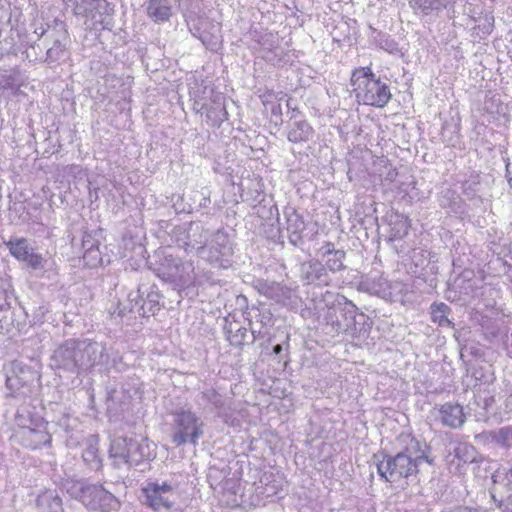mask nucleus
Masks as SVG:
<instances>
[{
	"mask_svg": "<svg viewBox=\"0 0 512 512\" xmlns=\"http://www.w3.org/2000/svg\"><path fill=\"white\" fill-rule=\"evenodd\" d=\"M150 269L164 281L172 283L175 287L184 289L201 283L192 262H183L180 258L165 251H158L154 255V262H150Z\"/></svg>",
	"mask_w": 512,
	"mask_h": 512,
	"instance_id": "obj_4",
	"label": "nucleus"
},
{
	"mask_svg": "<svg viewBox=\"0 0 512 512\" xmlns=\"http://www.w3.org/2000/svg\"><path fill=\"white\" fill-rule=\"evenodd\" d=\"M442 512H487L483 509H474L467 506H456L452 508H448Z\"/></svg>",
	"mask_w": 512,
	"mask_h": 512,
	"instance_id": "obj_41",
	"label": "nucleus"
},
{
	"mask_svg": "<svg viewBox=\"0 0 512 512\" xmlns=\"http://www.w3.org/2000/svg\"><path fill=\"white\" fill-rule=\"evenodd\" d=\"M315 134L314 128L307 120L300 117L289 124L287 139L291 143H306L313 139Z\"/></svg>",
	"mask_w": 512,
	"mask_h": 512,
	"instance_id": "obj_21",
	"label": "nucleus"
},
{
	"mask_svg": "<svg viewBox=\"0 0 512 512\" xmlns=\"http://www.w3.org/2000/svg\"><path fill=\"white\" fill-rule=\"evenodd\" d=\"M2 87L5 90L11 91V94H13V95H16L17 92L19 91V86L14 84V82L10 78H7L4 80Z\"/></svg>",
	"mask_w": 512,
	"mask_h": 512,
	"instance_id": "obj_42",
	"label": "nucleus"
},
{
	"mask_svg": "<svg viewBox=\"0 0 512 512\" xmlns=\"http://www.w3.org/2000/svg\"><path fill=\"white\" fill-rule=\"evenodd\" d=\"M271 120L275 122L276 125H280L283 122L282 119V107L280 103H272L271 105Z\"/></svg>",
	"mask_w": 512,
	"mask_h": 512,
	"instance_id": "obj_39",
	"label": "nucleus"
},
{
	"mask_svg": "<svg viewBox=\"0 0 512 512\" xmlns=\"http://www.w3.org/2000/svg\"><path fill=\"white\" fill-rule=\"evenodd\" d=\"M351 85L357 101L364 105L383 108L392 97L389 85L381 81L369 66L356 68L352 72Z\"/></svg>",
	"mask_w": 512,
	"mask_h": 512,
	"instance_id": "obj_3",
	"label": "nucleus"
},
{
	"mask_svg": "<svg viewBox=\"0 0 512 512\" xmlns=\"http://www.w3.org/2000/svg\"><path fill=\"white\" fill-rule=\"evenodd\" d=\"M52 365L78 374L77 366V340H67L58 346L51 357Z\"/></svg>",
	"mask_w": 512,
	"mask_h": 512,
	"instance_id": "obj_13",
	"label": "nucleus"
},
{
	"mask_svg": "<svg viewBox=\"0 0 512 512\" xmlns=\"http://www.w3.org/2000/svg\"><path fill=\"white\" fill-rule=\"evenodd\" d=\"M202 398L208 403L212 404L215 409L222 410L225 406V401L221 394L215 389L208 388L202 392Z\"/></svg>",
	"mask_w": 512,
	"mask_h": 512,
	"instance_id": "obj_36",
	"label": "nucleus"
},
{
	"mask_svg": "<svg viewBox=\"0 0 512 512\" xmlns=\"http://www.w3.org/2000/svg\"><path fill=\"white\" fill-rule=\"evenodd\" d=\"M389 283L390 281L382 276L372 278L366 282L367 291L373 295L387 300L386 294H388Z\"/></svg>",
	"mask_w": 512,
	"mask_h": 512,
	"instance_id": "obj_32",
	"label": "nucleus"
},
{
	"mask_svg": "<svg viewBox=\"0 0 512 512\" xmlns=\"http://www.w3.org/2000/svg\"><path fill=\"white\" fill-rule=\"evenodd\" d=\"M79 442L77 441V437L71 435L67 440V445L70 447L77 446Z\"/></svg>",
	"mask_w": 512,
	"mask_h": 512,
	"instance_id": "obj_45",
	"label": "nucleus"
},
{
	"mask_svg": "<svg viewBox=\"0 0 512 512\" xmlns=\"http://www.w3.org/2000/svg\"><path fill=\"white\" fill-rule=\"evenodd\" d=\"M60 489L81 502L89 511L112 512L121 507L118 498L102 485L89 483L84 479H63L60 482Z\"/></svg>",
	"mask_w": 512,
	"mask_h": 512,
	"instance_id": "obj_2",
	"label": "nucleus"
},
{
	"mask_svg": "<svg viewBox=\"0 0 512 512\" xmlns=\"http://www.w3.org/2000/svg\"><path fill=\"white\" fill-rule=\"evenodd\" d=\"M143 492L146 504L155 511L169 510L175 500V488L164 481L160 483H149Z\"/></svg>",
	"mask_w": 512,
	"mask_h": 512,
	"instance_id": "obj_10",
	"label": "nucleus"
},
{
	"mask_svg": "<svg viewBox=\"0 0 512 512\" xmlns=\"http://www.w3.org/2000/svg\"><path fill=\"white\" fill-rule=\"evenodd\" d=\"M388 289V294H386L387 301L402 302L406 294L409 292V285L403 281L395 280L390 281Z\"/></svg>",
	"mask_w": 512,
	"mask_h": 512,
	"instance_id": "obj_33",
	"label": "nucleus"
},
{
	"mask_svg": "<svg viewBox=\"0 0 512 512\" xmlns=\"http://www.w3.org/2000/svg\"><path fill=\"white\" fill-rule=\"evenodd\" d=\"M348 305H349L352 309H354V308H355V306H354L352 303H349Z\"/></svg>",
	"mask_w": 512,
	"mask_h": 512,
	"instance_id": "obj_55",
	"label": "nucleus"
},
{
	"mask_svg": "<svg viewBox=\"0 0 512 512\" xmlns=\"http://www.w3.org/2000/svg\"><path fill=\"white\" fill-rule=\"evenodd\" d=\"M146 14L155 23L169 21L173 14L171 0H149Z\"/></svg>",
	"mask_w": 512,
	"mask_h": 512,
	"instance_id": "obj_25",
	"label": "nucleus"
},
{
	"mask_svg": "<svg viewBox=\"0 0 512 512\" xmlns=\"http://www.w3.org/2000/svg\"><path fill=\"white\" fill-rule=\"evenodd\" d=\"M284 214L289 242L294 246H298L302 243L305 222L302 216L293 209L285 211Z\"/></svg>",
	"mask_w": 512,
	"mask_h": 512,
	"instance_id": "obj_20",
	"label": "nucleus"
},
{
	"mask_svg": "<svg viewBox=\"0 0 512 512\" xmlns=\"http://www.w3.org/2000/svg\"><path fill=\"white\" fill-rule=\"evenodd\" d=\"M155 457V444L147 438L130 439L129 454H126V464L138 465L144 460Z\"/></svg>",
	"mask_w": 512,
	"mask_h": 512,
	"instance_id": "obj_17",
	"label": "nucleus"
},
{
	"mask_svg": "<svg viewBox=\"0 0 512 512\" xmlns=\"http://www.w3.org/2000/svg\"><path fill=\"white\" fill-rule=\"evenodd\" d=\"M397 175V173L395 171H392V172H389L388 176L393 179L395 176Z\"/></svg>",
	"mask_w": 512,
	"mask_h": 512,
	"instance_id": "obj_50",
	"label": "nucleus"
},
{
	"mask_svg": "<svg viewBox=\"0 0 512 512\" xmlns=\"http://www.w3.org/2000/svg\"><path fill=\"white\" fill-rule=\"evenodd\" d=\"M300 278L306 284L318 286H328L331 281L324 264L316 259L301 263Z\"/></svg>",
	"mask_w": 512,
	"mask_h": 512,
	"instance_id": "obj_16",
	"label": "nucleus"
},
{
	"mask_svg": "<svg viewBox=\"0 0 512 512\" xmlns=\"http://www.w3.org/2000/svg\"><path fill=\"white\" fill-rule=\"evenodd\" d=\"M9 252L17 260L25 262L33 270L44 268L46 260L41 254L35 253L29 241L26 238H11L5 242Z\"/></svg>",
	"mask_w": 512,
	"mask_h": 512,
	"instance_id": "obj_11",
	"label": "nucleus"
},
{
	"mask_svg": "<svg viewBox=\"0 0 512 512\" xmlns=\"http://www.w3.org/2000/svg\"><path fill=\"white\" fill-rule=\"evenodd\" d=\"M175 432L172 441L181 446L185 443L197 445L204 435V422L191 409L180 408L173 413Z\"/></svg>",
	"mask_w": 512,
	"mask_h": 512,
	"instance_id": "obj_6",
	"label": "nucleus"
},
{
	"mask_svg": "<svg viewBox=\"0 0 512 512\" xmlns=\"http://www.w3.org/2000/svg\"><path fill=\"white\" fill-rule=\"evenodd\" d=\"M339 249H335V246L332 242H324L320 248L321 256L325 257L331 255L334 252H338Z\"/></svg>",
	"mask_w": 512,
	"mask_h": 512,
	"instance_id": "obj_40",
	"label": "nucleus"
},
{
	"mask_svg": "<svg viewBox=\"0 0 512 512\" xmlns=\"http://www.w3.org/2000/svg\"><path fill=\"white\" fill-rule=\"evenodd\" d=\"M130 439L118 437L111 442L110 456L117 464H126V454H129Z\"/></svg>",
	"mask_w": 512,
	"mask_h": 512,
	"instance_id": "obj_29",
	"label": "nucleus"
},
{
	"mask_svg": "<svg viewBox=\"0 0 512 512\" xmlns=\"http://www.w3.org/2000/svg\"><path fill=\"white\" fill-rule=\"evenodd\" d=\"M456 1L457 0H409V4L415 12H420L428 16L432 14L438 15Z\"/></svg>",
	"mask_w": 512,
	"mask_h": 512,
	"instance_id": "obj_26",
	"label": "nucleus"
},
{
	"mask_svg": "<svg viewBox=\"0 0 512 512\" xmlns=\"http://www.w3.org/2000/svg\"><path fill=\"white\" fill-rule=\"evenodd\" d=\"M286 106H287V108H288V112H289V111H291V110L294 108V106H293V100H292L291 98H289V99L287 100Z\"/></svg>",
	"mask_w": 512,
	"mask_h": 512,
	"instance_id": "obj_48",
	"label": "nucleus"
},
{
	"mask_svg": "<svg viewBox=\"0 0 512 512\" xmlns=\"http://www.w3.org/2000/svg\"><path fill=\"white\" fill-rule=\"evenodd\" d=\"M38 512H66L62 498L56 490L47 489L38 494L36 498Z\"/></svg>",
	"mask_w": 512,
	"mask_h": 512,
	"instance_id": "obj_24",
	"label": "nucleus"
},
{
	"mask_svg": "<svg viewBox=\"0 0 512 512\" xmlns=\"http://www.w3.org/2000/svg\"><path fill=\"white\" fill-rule=\"evenodd\" d=\"M108 361L109 355L102 343L90 340L77 341L78 374L96 366H104Z\"/></svg>",
	"mask_w": 512,
	"mask_h": 512,
	"instance_id": "obj_8",
	"label": "nucleus"
},
{
	"mask_svg": "<svg viewBox=\"0 0 512 512\" xmlns=\"http://www.w3.org/2000/svg\"><path fill=\"white\" fill-rule=\"evenodd\" d=\"M336 325H337V329H341V325L339 322H337Z\"/></svg>",
	"mask_w": 512,
	"mask_h": 512,
	"instance_id": "obj_54",
	"label": "nucleus"
},
{
	"mask_svg": "<svg viewBox=\"0 0 512 512\" xmlns=\"http://www.w3.org/2000/svg\"><path fill=\"white\" fill-rule=\"evenodd\" d=\"M491 27H492V24H491L490 22H488V25L485 27L486 32H488V33H489V32H490V30H491Z\"/></svg>",
	"mask_w": 512,
	"mask_h": 512,
	"instance_id": "obj_51",
	"label": "nucleus"
},
{
	"mask_svg": "<svg viewBox=\"0 0 512 512\" xmlns=\"http://www.w3.org/2000/svg\"><path fill=\"white\" fill-rule=\"evenodd\" d=\"M477 451L471 444L459 442L453 447L447 456V462L450 467L454 466L460 470L462 465L470 464L476 461Z\"/></svg>",
	"mask_w": 512,
	"mask_h": 512,
	"instance_id": "obj_19",
	"label": "nucleus"
},
{
	"mask_svg": "<svg viewBox=\"0 0 512 512\" xmlns=\"http://www.w3.org/2000/svg\"><path fill=\"white\" fill-rule=\"evenodd\" d=\"M258 487L259 493L266 499L280 498L283 492V481L276 479L273 475H264Z\"/></svg>",
	"mask_w": 512,
	"mask_h": 512,
	"instance_id": "obj_28",
	"label": "nucleus"
},
{
	"mask_svg": "<svg viewBox=\"0 0 512 512\" xmlns=\"http://www.w3.org/2000/svg\"><path fill=\"white\" fill-rule=\"evenodd\" d=\"M238 332H240V339L238 340V343L241 344L244 340H245V336H246V329H239Z\"/></svg>",
	"mask_w": 512,
	"mask_h": 512,
	"instance_id": "obj_46",
	"label": "nucleus"
},
{
	"mask_svg": "<svg viewBox=\"0 0 512 512\" xmlns=\"http://www.w3.org/2000/svg\"><path fill=\"white\" fill-rule=\"evenodd\" d=\"M161 298L156 285H139L137 291L128 294L129 306L119 304L113 311H110V314L120 319L129 313L137 314L140 317H149L161 309Z\"/></svg>",
	"mask_w": 512,
	"mask_h": 512,
	"instance_id": "obj_5",
	"label": "nucleus"
},
{
	"mask_svg": "<svg viewBox=\"0 0 512 512\" xmlns=\"http://www.w3.org/2000/svg\"><path fill=\"white\" fill-rule=\"evenodd\" d=\"M494 477H495V480H494V481H495V482H497V478H498V477H500V474L498 473V474H496Z\"/></svg>",
	"mask_w": 512,
	"mask_h": 512,
	"instance_id": "obj_53",
	"label": "nucleus"
},
{
	"mask_svg": "<svg viewBox=\"0 0 512 512\" xmlns=\"http://www.w3.org/2000/svg\"><path fill=\"white\" fill-rule=\"evenodd\" d=\"M451 309L445 303H433L430 307L431 320L440 326L451 327L452 322L448 319Z\"/></svg>",
	"mask_w": 512,
	"mask_h": 512,
	"instance_id": "obj_30",
	"label": "nucleus"
},
{
	"mask_svg": "<svg viewBox=\"0 0 512 512\" xmlns=\"http://www.w3.org/2000/svg\"><path fill=\"white\" fill-rule=\"evenodd\" d=\"M438 419L443 426L459 429L466 421L463 407L458 403L447 402L437 409Z\"/></svg>",
	"mask_w": 512,
	"mask_h": 512,
	"instance_id": "obj_18",
	"label": "nucleus"
},
{
	"mask_svg": "<svg viewBox=\"0 0 512 512\" xmlns=\"http://www.w3.org/2000/svg\"><path fill=\"white\" fill-rule=\"evenodd\" d=\"M345 256V251L338 250V252H334L331 255L322 257V259L325 261L324 266L326 268V271L336 273L344 270L346 268V266L344 265Z\"/></svg>",
	"mask_w": 512,
	"mask_h": 512,
	"instance_id": "obj_31",
	"label": "nucleus"
},
{
	"mask_svg": "<svg viewBox=\"0 0 512 512\" xmlns=\"http://www.w3.org/2000/svg\"><path fill=\"white\" fill-rule=\"evenodd\" d=\"M241 490L240 484L226 481L224 485V496H227V504L232 506H238L241 503V499H238L237 494Z\"/></svg>",
	"mask_w": 512,
	"mask_h": 512,
	"instance_id": "obj_35",
	"label": "nucleus"
},
{
	"mask_svg": "<svg viewBox=\"0 0 512 512\" xmlns=\"http://www.w3.org/2000/svg\"><path fill=\"white\" fill-rule=\"evenodd\" d=\"M503 481L505 482V485L512 490V468L505 473Z\"/></svg>",
	"mask_w": 512,
	"mask_h": 512,
	"instance_id": "obj_43",
	"label": "nucleus"
},
{
	"mask_svg": "<svg viewBox=\"0 0 512 512\" xmlns=\"http://www.w3.org/2000/svg\"><path fill=\"white\" fill-rule=\"evenodd\" d=\"M199 38L201 39V41L203 42V44L205 45H210V42L207 41V38L204 34H200L199 35Z\"/></svg>",
	"mask_w": 512,
	"mask_h": 512,
	"instance_id": "obj_49",
	"label": "nucleus"
},
{
	"mask_svg": "<svg viewBox=\"0 0 512 512\" xmlns=\"http://www.w3.org/2000/svg\"><path fill=\"white\" fill-rule=\"evenodd\" d=\"M289 113L291 122L300 119L299 116L301 115V112L297 107H294L291 111H289Z\"/></svg>",
	"mask_w": 512,
	"mask_h": 512,
	"instance_id": "obj_44",
	"label": "nucleus"
},
{
	"mask_svg": "<svg viewBox=\"0 0 512 512\" xmlns=\"http://www.w3.org/2000/svg\"><path fill=\"white\" fill-rule=\"evenodd\" d=\"M251 332H252V334H253V339H255V338H256V336H255V332H256V331H255L252 327H251Z\"/></svg>",
	"mask_w": 512,
	"mask_h": 512,
	"instance_id": "obj_52",
	"label": "nucleus"
},
{
	"mask_svg": "<svg viewBox=\"0 0 512 512\" xmlns=\"http://www.w3.org/2000/svg\"><path fill=\"white\" fill-rule=\"evenodd\" d=\"M254 287L266 298L284 305L295 303L297 298L295 288L279 282L257 279Z\"/></svg>",
	"mask_w": 512,
	"mask_h": 512,
	"instance_id": "obj_12",
	"label": "nucleus"
},
{
	"mask_svg": "<svg viewBox=\"0 0 512 512\" xmlns=\"http://www.w3.org/2000/svg\"><path fill=\"white\" fill-rule=\"evenodd\" d=\"M106 0H76L75 13L85 15L95 20V23L103 24L102 14L106 11Z\"/></svg>",
	"mask_w": 512,
	"mask_h": 512,
	"instance_id": "obj_23",
	"label": "nucleus"
},
{
	"mask_svg": "<svg viewBox=\"0 0 512 512\" xmlns=\"http://www.w3.org/2000/svg\"><path fill=\"white\" fill-rule=\"evenodd\" d=\"M82 246L84 249L83 261L86 266L95 268L103 264V258L99 250V245L94 239L91 238V236H85L83 238Z\"/></svg>",
	"mask_w": 512,
	"mask_h": 512,
	"instance_id": "obj_27",
	"label": "nucleus"
},
{
	"mask_svg": "<svg viewBox=\"0 0 512 512\" xmlns=\"http://www.w3.org/2000/svg\"><path fill=\"white\" fill-rule=\"evenodd\" d=\"M15 436L23 446L30 449H37L51 442V435L47 432L46 425L43 422L35 427H20Z\"/></svg>",
	"mask_w": 512,
	"mask_h": 512,
	"instance_id": "obj_14",
	"label": "nucleus"
},
{
	"mask_svg": "<svg viewBox=\"0 0 512 512\" xmlns=\"http://www.w3.org/2000/svg\"><path fill=\"white\" fill-rule=\"evenodd\" d=\"M99 438L97 435H89L83 441L82 458L89 469L97 471L102 467V458L99 454Z\"/></svg>",
	"mask_w": 512,
	"mask_h": 512,
	"instance_id": "obj_22",
	"label": "nucleus"
},
{
	"mask_svg": "<svg viewBox=\"0 0 512 512\" xmlns=\"http://www.w3.org/2000/svg\"><path fill=\"white\" fill-rule=\"evenodd\" d=\"M375 35L372 36L373 41L376 43L377 46H379L381 49L393 54L398 51V45L387 34L381 33V32H373Z\"/></svg>",
	"mask_w": 512,
	"mask_h": 512,
	"instance_id": "obj_34",
	"label": "nucleus"
},
{
	"mask_svg": "<svg viewBox=\"0 0 512 512\" xmlns=\"http://www.w3.org/2000/svg\"><path fill=\"white\" fill-rule=\"evenodd\" d=\"M273 352L275 354H280L282 352V346L280 344H277L273 347Z\"/></svg>",
	"mask_w": 512,
	"mask_h": 512,
	"instance_id": "obj_47",
	"label": "nucleus"
},
{
	"mask_svg": "<svg viewBox=\"0 0 512 512\" xmlns=\"http://www.w3.org/2000/svg\"><path fill=\"white\" fill-rule=\"evenodd\" d=\"M494 440L504 447H512V426L500 428L495 433Z\"/></svg>",
	"mask_w": 512,
	"mask_h": 512,
	"instance_id": "obj_37",
	"label": "nucleus"
},
{
	"mask_svg": "<svg viewBox=\"0 0 512 512\" xmlns=\"http://www.w3.org/2000/svg\"><path fill=\"white\" fill-rule=\"evenodd\" d=\"M208 90L209 101L205 97L195 100V108L206 115L207 120L212 126H220L222 122L228 119V112L225 107V97L220 92H215L212 88L205 87L204 93Z\"/></svg>",
	"mask_w": 512,
	"mask_h": 512,
	"instance_id": "obj_9",
	"label": "nucleus"
},
{
	"mask_svg": "<svg viewBox=\"0 0 512 512\" xmlns=\"http://www.w3.org/2000/svg\"><path fill=\"white\" fill-rule=\"evenodd\" d=\"M209 236L210 232L202 225L192 223L184 233V237L177 240V244L179 247L183 248L186 253L195 252L200 257V247L206 246Z\"/></svg>",
	"mask_w": 512,
	"mask_h": 512,
	"instance_id": "obj_15",
	"label": "nucleus"
},
{
	"mask_svg": "<svg viewBox=\"0 0 512 512\" xmlns=\"http://www.w3.org/2000/svg\"><path fill=\"white\" fill-rule=\"evenodd\" d=\"M200 258L213 267L227 269L231 266V256L234 253L233 243L223 230L210 234L205 247H200Z\"/></svg>",
	"mask_w": 512,
	"mask_h": 512,
	"instance_id": "obj_7",
	"label": "nucleus"
},
{
	"mask_svg": "<svg viewBox=\"0 0 512 512\" xmlns=\"http://www.w3.org/2000/svg\"><path fill=\"white\" fill-rule=\"evenodd\" d=\"M405 448L395 456L384 455L382 460L377 455L374 460L377 472L386 482H396L402 478L416 476L422 463L433 465L434 458L430 456V447L422 441L407 435Z\"/></svg>",
	"mask_w": 512,
	"mask_h": 512,
	"instance_id": "obj_1",
	"label": "nucleus"
},
{
	"mask_svg": "<svg viewBox=\"0 0 512 512\" xmlns=\"http://www.w3.org/2000/svg\"><path fill=\"white\" fill-rule=\"evenodd\" d=\"M64 54V46L60 41H55L54 45L47 50V60L55 62L59 60Z\"/></svg>",
	"mask_w": 512,
	"mask_h": 512,
	"instance_id": "obj_38",
	"label": "nucleus"
}]
</instances>
